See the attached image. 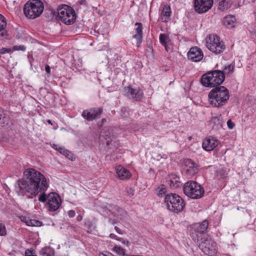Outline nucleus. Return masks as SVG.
Masks as SVG:
<instances>
[{"instance_id": "ea45409f", "label": "nucleus", "mask_w": 256, "mask_h": 256, "mask_svg": "<svg viewBox=\"0 0 256 256\" xmlns=\"http://www.w3.org/2000/svg\"><path fill=\"white\" fill-rule=\"evenodd\" d=\"M14 49L16 50L24 51L26 47L24 46H16L14 47Z\"/></svg>"}, {"instance_id": "13d9d810", "label": "nucleus", "mask_w": 256, "mask_h": 256, "mask_svg": "<svg viewBox=\"0 0 256 256\" xmlns=\"http://www.w3.org/2000/svg\"><path fill=\"white\" fill-rule=\"evenodd\" d=\"M135 256V255H134V256Z\"/></svg>"}, {"instance_id": "f8f14e48", "label": "nucleus", "mask_w": 256, "mask_h": 256, "mask_svg": "<svg viewBox=\"0 0 256 256\" xmlns=\"http://www.w3.org/2000/svg\"><path fill=\"white\" fill-rule=\"evenodd\" d=\"M62 204L61 198L56 192H50L48 195L47 206L50 212L56 211Z\"/></svg>"}, {"instance_id": "1a4fd4ad", "label": "nucleus", "mask_w": 256, "mask_h": 256, "mask_svg": "<svg viewBox=\"0 0 256 256\" xmlns=\"http://www.w3.org/2000/svg\"><path fill=\"white\" fill-rule=\"evenodd\" d=\"M111 128L108 127L104 128L101 132L100 137L106 140L107 150L114 151L118 147V143L116 140L114 136L110 134Z\"/></svg>"}, {"instance_id": "58836bf2", "label": "nucleus", "mask_w": 256, "mask_h": 256, "mask_svg": "<svg viewBox=\"0 0 256 256\" xmlns=\"http://www.w3.org/2000/svg\"><path fill=\"white\" fill-rule=\"evenodd\" d=\"M12 51L10 48H3L0 49V54H4L6 53L10 52Z\"/></svg>"}, {"instance_id": "f704fd0d", "label": "nucleus", "mask_w": 256, "mask_h": 256, "mask_svg": "<svg viewBox=\"0 0 256 256\" xmlns=\"http://www.w3.org/2000/svg\"><path fill=\"white\" fill-rule=\"evenodd\" d=\"M38 200L42 202H44L48 200V196L44 192H43L38 197Z\"/></svg>"}, {"instance_id": "cd10ccee", "label": "nucleus", "mask_w": 256, "mask_h": 256, "mask_svg": "<svg viewBox=\"0 0 256 256\" xmlns=\"http://www.w3.org/2000/svg\"><path fill=\"white\" fill-rule=\"evenodd\" d=\"M216 176L218 178H224L226 177L228 174L227 171L223 168H217L216 170Z\"/></svg>"}, {"instance_id": "37998d69", "label": "nucleus", "mask_w": 256, "mask_h": 256, "mask_svg": "<svg viewBox=\"0 0 256 256\" xmlns=\"http://www.w3.org/2000/svg\"><path fill=\"white\" fill-rule=\"evenodd\" d=\"M109 237L111 238L115 239L118 241H122V238L118 237L116 234H110Z\"/></svg>"}, {"instance_id": "9b49d317", "label": "nucleus", "mask_w": 256, "mask_h": 256, "mask_svg": "<svg viewBox=\"0 0 256 256\" xmlns=\"http://www.w3.org/2000/svg\"><path fill=\"white\" fill-rule=\"evenodd\" d=\"M208 226V222L207 220L194 224L193 227L194 232L192 233V236L195 242H198L201 238L206 237V232L207 231Z\"/></svg>"}, {"instance_id": "3c124183", "label": "nucleus", "mask_w": 256, "mask_h": 256, "mask_svg": "<svg viewBox=\"0 0 256 256\" xmlns=\"http://www.w3.org/2000/svg\"><path fill=\"white\" fill-rule=\"evenodd\" d=\"M58 147H60V146H58L56 144H54L52 148H54L55 150L58 151Z\"/></svg>"}, {"instance_id": "b1692460", "label": "nucleus", "mask_w": 256, "mask_h": 256, "mask_svg": "<svg viewBox=\"0 0 256 256\" xmlns=\"http://www.w3.org/2000/svg\"><path fill=\"white\" fill-rule=\"evenodd\" d=\"M9 122V118L6 112L0 108V128L6 126Z\"/></svg>"}, {"instance_id": "a211bd4d", "label": "nucleus", "mask_w": 256, "mask_h": 256, "mask_svg": "<svg viewBox=\"0 0 256 256\" xmlns=\"http://www.w3.org/2000/svg\"><path fill=\"white\" fill-rule=\"evenodd\" d=\"M184 169L186 172L190 175L194 176L198 172V164L194 161H184Z\"/></svg>"}, {"instance_id": "c85d7f7f", "label": "nucleus", "mask_w": 256, "mask_h": 256, "mask_svg": "<svg viewBox=\"0 0 256 256\" xmlns=\"http://www.w3.org/2000/svg\"><path fill=\"white\" fill-rule=\"evenodd\" d=\"M212 122L217 125L218 126H222V120L221 114H219L218 116H214L212 118Z\"/></svg>"}, {"instance_id": "72a5a7b5", "label": "nucleus", "mask_w": 256, "mask_h": 256, "mask_svg": "<svg viewBox=\"0 0 256 256\" xmlns=\"http://www.w3.org/2000/svg\"><path fill=\"white\" fill-rule=\"evenodd\" d=\"M234 66L232 64H229L228 66H226L224 68V73L225 74H230L234 72Z\"/></svg>"}, {"instance_id": "c756f323", "label": "nucleus", "mask_w": 256, "mask_h": 256, "mask_svg": "<svg viewBox=\"0 0 256 256\" xmlns=\"http://www.w3.org/2000/svg\"><path fill=\"white\" fill-rule=\"evenodd\" d=\"M171 8L169 5H165L163 8L162 10V14L164 16H166V18H168L171 14Z\"/></svg>"}, {"instance_id": "c9c22d12", "label": "nucleus", "mask_w": 256, "mask_h": 256, "mask_svg": "<svg viewBox=\"0 0 256 256\" xmlns=\"http://www.w3.org/2000/svg\"><path fill=\"white\" fill-rule=\"evenodd\" d=\"M6 234V226L0 223V236H4Z\"/></svg>"}, {"instance_id": "aec40b11", "label": "nucleus", "mask_w": 256, "mask_h": 256, "mask_svg": "<svg viewBox=\"0 0 256 256\" xmlns=\"http://www.w3.org/2000/svg\"><path fill=\"white\" fill-rule=\"evenodd\" d=\"M170 186L172 189H176L182 186L180 178L174 174H171L167 178Z\"/></svg>"}, {"instance_id": "a878e982", "label": "nucleus", "mask_w": 256, "mask_h": 256, "mask_svg": "<svg viewBox=\"0 0 256 256\" xmlns=\"http://www.w3.org/2000/svg\"><path fill=\"white\" fill-rule=\"evenodd\" d=\"M58 152H59L60 154H63L66 156V158L68 159L69 160H73L74 158V154L70 152V151L66 150L64 148L60 146L58 147Z\"/></svg>"}, {"instance_id": "f257e3e1", "label": "nucleus", "mask_w": 256, "mask_h": 256, "mask_svg": "<svg viewBox=\"0 0 256 256\" xmlns=\"http://www.w3.org/2000/svg\"><path fill=\"white\" fill-rule=\"evenodd\" d=\"M15 192L18 196L27 194L36 196L40 192L45 191L48 184L44 176L36 170L30 168L24 172V178L15 184Z\"/></svg>"}, {"instance_id": "f03ea898", "label": "nucleus", "mask_w": 256, "mask_h": 256, "mask_svg": "<svg viewBox=\"0 0 256 256\" xmlns=\"http://www.w3.org/2000/svg\"><path fill=\"white\" fill-rule=\"evenodd\" d=\"M210 104L212 107L221 108L226 104L230 98L228 90L224 86L213 88L208 94Z\"/></svg>"}, {"instance_id": "6e6d98bb", "label": "nucleus", "mask_w": 256, "mask_h": 256, "mask_svg": "<svg viewBox=\"0 0 256 256\" xmlns=\"http://www.w3.org/2000/svg\"><path fill=\"white\" fill-rule=\"evenodd\" d=\"M32 256H36V255L35 254V253L34 252V254H33V255H32Z\"/></svg>"}, {"instance_id": "de8ad7c7", "label": "nucleus", "mask_w": 256, "mask_h": 256, "mask_svg": "<svg viewBox=\"0 0 256 256\" xmlns=\"http://www.w3.org/2000/svg\"><path fill=\"white\" fill-rule=\"evenodd\" d=\"M122 242L124 244H126V245L127 246H129V242L128 240H123L122 238Z\"/></svg>"}, {"instance_id": "4be33fe9", "label": "nucleus", "mask_w": 256, "mask_h": 256, "mask_svg": "<svg viewBox=\"0 0 256 256\" xmlns=\"http://www.w3.org/2000/svg\"><path fill=\"white\" fill-rule=\"evenodd\" d=\"M135 26H138L136 28V33L132 36V38L136 40L137 46L139 47L142 39V26L141 23L138 22L135 24Z\"/></svg>"}, {"instance_id": "2f4dec72", "label": "nucleus", "mask_w": 256, "mask_h": 256, "mask_svg": "<svg viewBox=\"0 0 256 256\" xmlns=\"http://www.w3.org/2000/svg\"><path fill=\"white\" fill-rule=\"evenodd\" d=\"M26 223L28 226H40L42 224V222L36 220H30L26 222Z\"/></svg>"}, {"instance_id": "79ce46f5", "label": "nucleus", "mask_w": 256, "mask_h": 256, "mask_svg": "<svg viewBox=\"0 0 256 256\" xmlns=\"http://www.w3.org/2000/svg\"><path fill=\"white\" fill-rule=\"evenodd\" d=\"M227 124L229 128L232 129L234 126V123L231 120H228Z\"/></svg>"}, {"instance_id": "49530a36", "label": "nucleus", "mask_w": 256, "mask_h": 256, "mask_svg": "<svg viewBox=\"0 0 256 256\" xmlns=\"http://www.w3.org/2000/svg\"><path fill=\"white\" fill-rule=\"evenodd\" d=\"M45 70L47 74H50V68L48 65H46L45 67Z\"/></svg>"}, {"instance_id": "bb28decb", "label": "nucleus", "mask_w": 256, "mask_h": 256, "mask_svg": "<svg viewBox=\"0 0 256 256\" xmlns=\"http://www.w3.org/2000/svg\"><path fill=\"white\" fill-rule=\"evenodd\" d=\"M160 41L161 44L165 47V49L167 52H168L169 48L167 44L170 42V39L168 36L166 34H161L160 35Z\"/></svg>"}, {"instance_id": "4468645a", "label": "nucleus", "mask_w": 256, "mask_h": 256, "mask_svg": "<svg viewBox=\"0 0 256 256\" xmlns=\"http://www.w3.org/2000/svg\"><path fill=\"white\" fill-rule=\"evenodd\" d=\"M123 94L129 98L137 101L140 100L144 96L142 90L140 88H132L130 86L124 88Z\"/></svg>"}, {"instance_id": "09e8293b", "label": "nucleus", "mask_w": 256, "mask_h": 256, "mask_svg": "<svg viewBox=\"0 0 256 256\" xmlns=\"http://www.w3.org/2000/svg\"><path fill=\"white\" fill-rule=\"evenodd\" d=\"M106 253H107V254H102V256H114V255L110 252H106Z\"/></svg>"}, {"instance_id": "0eeeda50", "label": "nucleus", "mask_w": 256, "mask_h": 256, "mask_svg": "<svg viewBox=\"0 0 256 256\" xmlns=\"http://www.w3.org/2000/svg\"><path fill=\"white\" fill-rule=\"evenodd\" d=\"M183 190L186 196L193 199L201 198L204 193L202 186L194 181L186 182L183 186Z\"/></svg>"}, {"instance_id": "c03bdc74", "label": "nucleus", "mask_w": 256, "mask_h": 256, "mask_svg": "<svg viewBox=\"0 0 256 256\" xmlns=\"http://www.w3.org/2000/svg\"><path fill=\"white\" fill-rule=\"evenodd\" d=\"M76 213L74 210H70L68 212V216L70 218H73L75 216Z\"/></svg>"}, {"instance_id": "4c0bfd02", "label": "nucleus", "mask_w": 256, "mask_h": 256, "mask_svg": "<svg viewBox=\"0 0 256 256\" xmlns=\"http://www.w3.org/2000/svg\"><path fill=\"white\" fill-rule=\"evenodd\" d=\"M40 254L42 256H52L50 253L48 252L46 248H42L40 250Z\"/></svg>"}, {"instance_id": "9d476101", "label": "nucleus", "mask_w": 256, "mask_h": 256, "mask_svg": "<svg viewBox=\"0 0 256 256\" xmlns=\"http://www.w3.org/2000/svg\"><path fill=\"white\" fill-rule=\"evenodd\" d=\"M198 247L206 254L214 255L216 252V243L208 238L204 237L200 239Z\"/></svg>"}, {"instance_id": "e433bc0d", "label": "nucleus", "mask_w": 256, "mask_h": 256, "mask_svg": "<svg viewBox=\"0 0 256 256\" xmlns=\"http://www.w3.org/2000/svg\"><path fill=\"white\" fill-rule=\"evenodd\" d=\"M159 191L158 194V195L159 197H162L163 194H165L166 192V188L164 186H162V188H158Z\"/></svg>"}, {"instance_id": "6e6552de", "label": "nucleus", "mask_w": 256, "mask_h": 256, "mask_svg": "<svg viewBox=\"0 0 256 256\" xmlns=\"http://www.w3.org/2000/svg\"><path fill=\"white\" fill-rule=\"evenodd\" d=\"M206 46L212 52L218 54L222 52L226 48L225 45L216 35L211 34L206 39Z\"/></svg>"}, {"instance_id": "f3484780", "label": "nucleus", "mask_w": 256, "mask_h": 256, "mask_svg": "<svg viewBox=\"0 0 256 256\" xmlns=\"http://www.w3.org/2000/svg\"><path fill=\"white\" fill-rule=\"evenodd\" d=\"M219 144V142L214 138L208 136L206 138L202 144V148L206 151L213 150Z\"/></svg>"}, {"instance_id": "423d86ee", "label": "nucleus", "mask_w": 256, "mask_h": 256, "mask_svg": "<svg viewBox=\"0 0 256 256\" xmlns=\"http://www.w3.org/2000/svg\"><path fill=\"white\" fill-rule=\"evenodd\" d=\"M58 20H60L66 24L70 25L74 22L76 15L72 8L66 4H62L57 8Z\"/></svg>"}, {"instance_id": "20e7f679", "label": "nucleus", "mask_w": 256, "mask_h": 256, "mask_svg": "<svg viewBox=\"0 0 256 256\" xmlns=\"http://www.w3.org/2000/svg\"><path fill=\"white\" fill-rule=\"evenodd\" d=\"M44 9V4L41 0H30L24 4V12L27 18L34 19L42 14Z\"/></svg>"}, {"instance_id": "2eb2a0df", "label": "nucleus", "mask_w": 256, "mask_h": 256, "mask_svg": "<svg viewBox=\"0 0 256 256\" xmlns=\"http://www.w3.org/2000/svg\"><path fill=\"white\" fill-rule=\"evenodd\" d=\"M102 112V107L92 108L83 110L82 116L88 121H92L99 118Z\"/></svg>"}, {"instance_id": "473e14b6", "label": "nucleus", "mask_w": 256, "mask_h": 256, "mask_svg": "<svg viewBox=\"0 0 256 256\" xmlns=\"http://www.w3.org/2000/svg\"><path fill=\"white\" fill-rule=\"evenodd\" d=\"M114 250L118 254L124 256H125V252L124 249L122 248L120 246H116L114 248Z\"/></svg>"}, {"instance_id": "603ef678", "label": "nucleus", "mask_w": 256, "mask_h": 256, "mask_svg": "<svg viewBox=\"0 0 256 256\" xmlns=\"http://www.w3.org/2000/svg\"><path fill=\"white\" fill-rule=\"evenodd\" d=\"M82 216L80 215H78V216H77V220L78 221H81L82 220Z\"/></svg>"}, {"instance_id": "4d7b16f0", "label": "nucleus", "mask_w": 256, "mask_h": 256, "mask_svg": "<svg viewBox=\"0 0 256 256\" xmlns=\"http://www.w3.org/2000/svg\"><path fill=\"white\" fill-rule=\"evenodd\" d=\"M252 2H254L256 0H251Z\"/></svg>"}, {"instance_id": "5fc2aeb1", "label": "nucleus", "mask_w": 256, "mask_h": 256, "mask_svg": "<svg viewBox=\"0 0 256 256\" xmlns=\"http://www.w3.org/2000/svg\"><path fill=\"white\" fill-rule=\"evenodd\" d=\"M106 121V118H103V119L102 120V123H104V122H105Z\"/></svg>"}, {"instance_id": "a18cd8bd", "label": "nucleus", "mask_w": 256, "mask_h": 256, "mask_svg": "<svg viewBox=\"0 0 256 256\" xmlns=\"http://www.w3.org/2000/svg\"><path fill=\"white\" fill-rule=\"evenodd\" d=\"M114 229L118 234H123L122 231L120 228H118V226H115Z\"/></svg>"}, {"instance_id": "dca6fc26", "label": "nucleus", "mask_w": 256, "mask_h": 256, "mask_svg": "<svg viewBox=\"0 0 256 256\" xmlns=\"http://www.w3.org/2000/svg\"><path fill=\"white\" fill-rule=\"evenodd\" d=\"M188 56L189 60L192 62H198L201 60L203 57V52L198 47L192 48L188 53Z\"/></svg>"}, {"instance_id": "864d4df0", "label": "nucleus", "mask_w": 256, "mask_h": 256, "mask_svg": "<svg viewBox=\"0 0 256 256\" xmlns=\"http://www.w3.org/2000/svg\"><path fill=\"white\" fill-rule=\"evenodd\" d=\"M47 122H48V124H52V121H51L50 120H47Z\"/></svg>"}, {"instance_id": "6ab92c4d", "label": "nucleus", "mask_w": 256, "mask_h": 256, "mask_svg": "<svg viewBox=\"0 0 256 256\" xmlns=\"http://www.w3.org/2000/svg\"><path fill=\"white\" fill-rule=\"evenodd\" d=\"M116 171L118 177L122 180L128 179L131 176L129 170L120 165L116 168Z\"/></svg>"}, {"instance_id": "393cba45", "label": "nucleus", "mask_w": 256, "mask_h": 256, "mask_svg": "<svg viewBox=\"0 0 256 256\" xmlns=\"http://www.w3.org/2000/svg\"><path fill=\"white\" fill-rule=\"evenodd\" d=\"M219 10H226L230 8L232 5V0H217Z\"/></svg>"}, {"instance_id": "7ed1b4c3", "label": "nucleus", "mask_w": 256, "mask_h": 256, "mask_svg": "<svg viewBox=\"0 0 256 256\" xmlns=\"http://www.w3.org/2000/svg\"><path fill=\"white\" fill-rule=\"evenodd\" d=\"M224 78V74L222 71L214 70L203 74L201 78V83L206 87L214 88L220 86Z\"/></svg>"}, {"instance_id": "412c9836", "label": "nucleus", "mask_w": 256, "mask_h": 256, "mask_svg": "<svg viewBox=\"0 0 256 256\" xmlns=\"http://www.w3.org/2000/svg\"><path fill=\"white\" fill-rule=\"evenodd\" d=\"M7 23L5 18L0 14V40H3L6 38L8 32L6 30Z\"/></svg>"}, {"instance_id": "7c9ffc66", "label": "nucleus", "mask_w": 256, "mask_h": 256, "mask_svg": "<svg viewBox=\"0 0 256 256\" xmlns=\"http://www.w3.org/2000/svg\"><path fill=\"white\" fill-rule=\"evenodd\" d=\"M106 210L108 211L112 215L116 216V212H118L119 208L116 206L109 204L106 207Z\"/></svg>"}, {"instance_id": "ddd939ff", "label": "nucleus", "mask_w": 256, "mask_h": 256, "mask_svg": "<svg viewBox=\"0 0 256 256\" xmlns=\"http://www.w3.org/2000/svg\"><path fill=\"white\" fill-rule=\"evenodd\" d=\"M213 2V0H194V10L199 14L206 13L212 8Z\"/></svg>"}, {"instance_id": "8fccbe9b", "label": "nucleus", "mask_w": 256, "mask_h": 256, "mask_svg": "<svg viewBox=\"0 0 256 256\" xmlns=\"http://www.w3.org/2000/svg\"><path fill=\"white\" fill-rule=\"evenodd\" d=\"M108 221L112 225H114L115 224H116V222L114 220H112V218H110Z\"/></svg>"}, {"instance_id": "5701e85b", "label": "nucleus", "mask_w": 256, "mask_h": 256, "mask_svg": "<svg viewBox=\"0 0 256 256\" xmlns=\"http://www.w3.org/2000/svg\"><path fill=\"white\" fill-rule=\"evenodd\" d=\"M236 18L233 15H228L224 17L223 24L228 28H230L234 26Z\"/></svg>"}, {"instance_id": "39448f33", "label": "nucleus", "mask_w": 256, "mask_h": 256, "mask_svg": "<svg viewBox=\"0 0 256 256\" xmlns=\"http://www.w3.org/2000/svg\"><path fill=\"white\" fill-rule=\"evenodd\" d=\"M164 203L169 210L177 214L182 212L185 207L183 199L176 194H166L164 198Z\"/></svg>"}, {"instance_id": "a19ab883", "label": "nucleus", "mask_w": 256, "mask_h": 256, "mask_svg": "<svg viewBox=\"0 0 256 256\" xmlns=\"http://www.w3.org/2000/svg\"><path fill=\"white\" fill-rule=\"evenodd\" d=\"M34 252V250L27 249L25 251V256H32Z\"/></svg>"}]
</instances>
